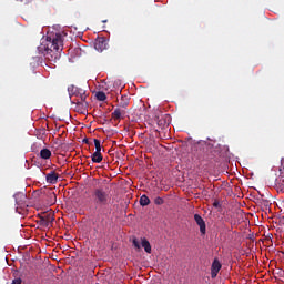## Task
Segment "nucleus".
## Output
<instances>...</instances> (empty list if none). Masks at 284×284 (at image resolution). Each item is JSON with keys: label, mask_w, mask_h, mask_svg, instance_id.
Returning <instances> with one entry per match:
<instances>
[{"label": "nucleus", "mask_w": 284, "mask_h": 284, "mask_svg": "<svg viewBox=\"0 0 284 284\" xmlns=\"http://www.w3.org/2000/svg\"><path fill=\"white\" fill-rule=\"evenodd\" d=\"M39 50L49 61L59 59L60 52L63 51V37L61 34H55L53 38L48 37L41 43Z\"/></svg>", "instance_id": "nucleus-1"}, {"label": "nucleus", "mask_w": 284, "mask_h": 284, "mask_svg": "<svg viewBox=\"0 0 284 284\" xmlns=\"http://www.w3.org/2000/svg\"><path fill=\"white\" fill-rule=\"evenodd\" d=\"M92 199L97 205H108L110 194L103 187H98L93 190Z\"/></svg>", "instance_id": "nucleus-2"}, {"label": "nucleus", "mask_w": 284, "mask_h": 284, "mask_svg": "<svg viewBox=\"0 0 284 284\" xmlns=\"http://www.w3.org/2000/svg\"><path fill=\"white\" fill-rule=\"evenodd\" d=\"M69 97L72 99V97H75L73 101H87L88 93L85 90L71 85L68 88Z\"/></svg>", "instance_id": "nucleus-3"}, {"label": "nucleus", "mask_w": 284, "mask_h": 284, "mask_svg": "<svg viewBox=\"0 0 284 284\" xmlns=\"http://www.w3.org/2000/svg\"><path fill=\"white\" fill-rule=\"evenodd\" d=\"M38 223L41 227H52V223H54V213L49 212L40 215Z\"/></svg>", "instance_id": "nucleus-4"}, {"label": "nucleus", "mask_w": 284, "mask_h": 284, "mask_svg": "<svg viewBox=\"0 0 284 284\" xmlns=\"http://www.w3.org/2000/svg\"><path fill=\"white\" fill-rule=\"evenodd\" d=\"M16 203L19 207H26L28 205V195L23 192L14 194Z\"/></svg>", "instance_id": "nucleus-5"}, {"label": "nucleus", "mask_w": 284, "mask_h": 284, "mask_svg": "<svg viewBox=\"0 0 284 284\" xmlns=\"http://www.w3.org/2000/svg\"><path fill=\"white\" fill-rule=\"evenodd\" d=\"M71 103L75 105L78 112L83 114L85 110H88V101L87 100H72Z\"/></svg>", "instance_id": "nucleus-6"}, {"label": "nucleus", "mask_w": 284, "mask_h": 284, "mask_svg": "<svg viewBox=\"0 0 284 284\" xmlns=\"http://www.w3.org/2000/svg\"><path fill=\"white\" fill-rule=\"evenodd\" d=\"M221 267H223V265H221V262H219V260L215 258L211 266V278H216V276H219Z\"/></svg>", "instance_id": "nucleus-7"}, {"label": "nucleus", "mask_w": 284, "mask_h": 284, "mask_svg": "<svg viewBox=\"0 0 284 284\" xmlns=\"http://www.w3.org/2000/svg\"><path fill=\"white\" fill-rule=\"evenodd\" d=\"M194 221L196 225H199L201 234H205L206 232L205 220H203V217L200 214H195Z\"/></svg>", "instance_id": "nucleus-8"}, {"label": "nucleus", "mask_w": 284, "mask_h": 284, "mask_svg": "<svg viewBox=\"0 0 284 284\" xmlns=\"http://www.w3.org/2000/svg\"><path fill=\"white\" fill-rule=\"evenodd\" d=\"M125 115V109L115 108L114 111L111 113V116L114 121H121Z\"/></svg>", "instance_id": "nucleus-9"}, {"label": "nucleus", "mask_w": 284, "mask_h": 284, "mask_svg": "<svg viewBox=\"0 0 284 284\" xmlns=\"http://www.w3.org/2000/svg\"><path fill=\"white\" fill-rule=\"evenodd\" d=\"M47 183H50L51 185H54L59 181V174L57 172L51 171L45 175Z\"/></svg>", "instance_id": "nucleus-10"}, {"label": "nucleus", "mask_w": 284, "mask_h": 284, "mask_svg": "<svg viewBox=\"0 0 284 284\" xmlns=\"http://www.w3.org/2000/svg\"><path fill=\"white\" fill-rule=\"evenodd\" d=\"M106 45L108 44L105 43V40L103 38L97 40L94 43V48L98 52H103V50H105Z\"/></svg>", "instance_id": "nucleus-11"}, {"label": "nucleus", "mask_w": 284, "mask_h": 284, "mask_svg": "<svg viewBox=\"0 0 284 284\" xmlns=\"http://www.w3.org/2000/svg\"><path fill=\"white\" fill-rule=\"evenodd\" d=\"M141 246L144 248V252H146V254H152V245L150 244V241H148V239H141Z\"/></svg>", "instance_id": "nucleus-12"}, {"label": "nucleus", "mask_w": 284, "mask_h": 284, "mask_svg": "<svg viewBox=\"0 0 284 284\" xmlns=\"http://www.w3.org/2000/svg\"><path fill=\"white\" fill-rule=\"evenodd\" d=\"M120 108H122L123 110H128V106L130 105V97L128 94H123L121 97L120 103H119Z\"/></svg>", "instance_id": "nucleus-13"}, {"label": "nucleus", "mask_w": 284, "mask_h": 284, "mask_svg": "<svg viewBox=\"0 0 284 284\" xmlns=\"http://www.w3.org/2000/svg\"><path fill=\"white\" fill-rule=\"evenodd\" d=\"M52 156V151L50 149H42L40 151V158L43 159L44 161H48Z\"/></svg>", "instance_id": "nucleus-14"}, {"label": "nucleus", "mask_w": 284, "mask_h": 284, "mask_svg": "<svg viewBox=\"0 0 284 284\" xmlns=\"http://www.w3.org/2000/svg\"><path fill=\"white\" fill-rule=\"evenodd\" d=\"M92 162L93 163H101V161H103V155H101V152L99 151H95L93 154H92Z\"/></svg>", "instance_id": "nucleus-15"}, {"label": "nucleus", "mask_w": 284, "mask_h": 284, "mask_svg": "<svg viewBox=\"0 0 284 284\" xmlns=\"http://www.w3.org/2000/svg\"><path fill=\"white\" fill-rule=\"evenodd\" d=\"M149 203H150V197H148V195H142L140 197V205H142V207L148 206Z\"/></svg>", "instance_id": "nucleus-16"}, {"label": "nucleus", "mask_w": 284, "mask_h": 284, "mask_svg": "<svg viewBox=\"0 0 284 284\" xmlns=\"http://www.w3.org/2000/svg\"><path fill=\"white\" fill-rule=\"evenodd\" d=\"M95 97H97V100H98V101H105V100L108 99V95H105V92H103V91H99V92L95 94Z\"/></svg>", "instance_id": "nucleus-17"}, {"label": "nucleus", "mask_w": 284, "mask_h": 284, "mask_svg": "<svg viewBox=\"0 0 284 284\" xmlns=\"http://www.w3.org/2000/svg\"><path fill=\"white\" fill-rule=\"evenodd\" d=\"M93 143L95 145V152H101V141L99 139H94Z\"/></svg>", "instance_id": "nucleus-18"}, {"label": "nucleus", "mask_w": 284, "mask_h": 284, "mask_svg": "<svg viewBox=\"0 0 284 284\" xmlns=\"http://www.w3.org/2000/svg\"><path fill=\"white\" fill-rule=\"evenodd\" d=\"M154 203L155 205H163V203H165V201L163 200V197H155L154 199Z\"/></svg>", "instance_id": "nucleus-19"}, {"label": "nucleus", "mask_w": 284, "mask_h": 284, "mask_svg": "<svg viewBox=\"0 0 284 284\" xmlns=\"http://www.w3.org/2000/svg\"><path fill=\"white\" fill-rule=\"evenodd\" d=\"M132 243L135 250L139 252V250H141V243H139L136 239H133Z\"/></svg>", "instance_id": "nucleus-20"}, {"label": "nucleus", "mask_w": 284, "mask_h": 284, "mask_svg": "<svg viewBox=\"0 0 284 284\" xmlns=\"http://www.w3.org/2000/svg\"><path fill=\"white\" fill-rule=\"evenodd\" d=\"M213 207H221V202H219V200H215L213 202Z\"/></svg>", "instance_id": "nucleus-21"}, {"label": "nucleus", "mask_w": 284, "mask_h": 284, "mask_svg": "<svg viewBox=\"0 0 284 284\" xmlns=\"http://www.w3.org/2000/svg\"><path fill=\"white\" fill-rule=\"evenodd\" d=\"M21 283H22L21 278H16L12 281L11 284H21Z\"/></svg>", "instance_id": "nucleus-22"}, {"label": "nucleus", "mask_w": 284, "mask_h": 284, "mask_svg": "<svg viewBox=\"0 0 284 284\" xmlns=\"http://www.w3.org/2000/svg\"><path fill=\"white\" fill-rule=\"evenodd\" d=\"M50 196H51V199H53V201H57V194L54 192H51Z\"/></svg>", "instance_id": "nucleus-23"}, {"label": "nucleus", "mask_w": 284, "mask_h": 284, "mask_svg": "<svg viewBox=\"0 0 284 284\" xmlns=\"http://www.w3.org/2000/svg\"><path fill=\"white\" fill-rule=\"evenodd\" d=\"M83 143H88V139H84V140H83Z\"/></svg>", "instance_id": "nucleus-24"}]
</instances>
